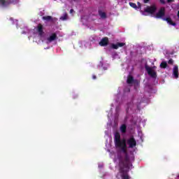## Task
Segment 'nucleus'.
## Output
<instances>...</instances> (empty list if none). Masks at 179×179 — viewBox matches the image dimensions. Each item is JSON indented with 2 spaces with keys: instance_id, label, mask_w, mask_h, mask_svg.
Segmentation results:
<instances>
[{
  "instance_id": "obj_1",
  "label": "nucleus",
  "mask_w": 179,
  "mask_h": 179,
  "mask_svg": "<svg viewBox=\"0 0 179 179\" xmlns=\"http://www.w3.org/2000/svg\"><path fill=\"white\" fill-rule=\"evenodd\" d=\"M114 143L115 148L121 149L122 152L124 154V157L118 155L117 159L119 160V173L121 179H129V170L131 169V159H129V155H128V151L127 150V140L123 138L121 140V134L118 131L115 133Z\"/></svg>"
},
{
  "instance_id": "obj_2",
  "label": "nucleus",
  "mask_w": 179,
  "mask_h": 179,
  "mask_svg": "<svg viewBox=\"0 0 179 179\" xmlns=\"http://www.w3.org/2000/svg\"><path fill=\"white\" fill-rule=\"evenodd\" d=\"M11 3H17V0H0V5L1 6H8Z\"/></svg>"
},
{
  "instance_id": "obj_3",
  "label": "nucleus",
  "mask_w": 179,
  "mask_h": 179,
  "mask_svg": "<svg viewBox=\"0 0 179 179\" xmlns=\"http://www.w3.org/2000/svg\"><path fill=\"white\" fill-rule=\"evenodd\" d=\"M147 73L149 76L152 79H156L157 78V73L152 68H145Z\"/></svg>"
},
{
  "instance_id": "obj_4",
  "label": "nucleus",
  "mask_w": 179,
  "mask_h": 179,
  "mask_svg": "<svg viewBox=\"0 0 179 179\" xmlns=\"http://www.w3.org/2000/svg\"><path fill=\"white\" fill-rule=\"evenodd\" d=\"M127 145H129V148H130V149H132L134 148H135V146H136V140H135V138H134V136L130 137L127 141Z\"/></svg>"
},
{
  "instance_id": "obj_5",
  "label": "nucleus",
  "mask_w": 179,
  "mask_h": 179,
  "mask_svg": "<svg viewBox=\"0 0 179 179\" xmlns=\"http://www.w3.org/2000/svg\"><path fill=\"white\" fill-rule=\"evenodd\" d=\"M165 15L166 8H164V7H162L158 13H157V14L155 15V17H157V19H162V17H164Z\"/></svg>"
},
{
  "instance_id": "obj_6",
  "label": "nucleus",
  "mask_w": 179,
  "mask_h": 179,
  "mask_svg": "<svg viewBox=\"0 0 179 179\" xmlns=\"http://www.w3.org/2000/svg\"><path fill=\"white\" fill-rule=\"evenodd\" d=\"M157 10V7L156 6H148L146 8H145L144 12L146 13H150L151 15H153L155 12Z\"/></svg>"
},
{
  "instance_id": "obj_7",
  "label": "nucleus",
  "mask_w": 179,
  "mask_h": 179,
  "mask_svg": "<svg viewBox=\"0 0 179 179\" xmlns=\"http://www.w3.org/2000/svg\"><path fill=\"white\" fill-rule=\"evenodd\" d=\"M127 83L128 85H132V83H134L135 85H138L139 83V81L138 80L134 79V77L131 75H129L127 76Z\"/></svg>"
},
{
  "instance_id": "obj_8",
  "label": "nucleus",
  "mask_w": 179,
  "mask_h": 179,
  "mask_svg": "<svg viewBox=\"0 0 179 179\" xmlns=\"http://www.w3.org/2000/svg\"><path fill=\"white\" fill-rule=\"evenodd\" d=\"M58 38L56 33H52L51 35L47 38V44H50V43H52V41H55Z\"/></svg>"
},
{
  "instance_id": "obj_9",
  "label": "nucleus",
  "mask_w": 179,
  "mask_h": 179,
  "mask_svg": "<svg viewBox=\"0 0 179 179\" xmlns=\"http://www.w3.org/2000/svg\"><path fill=\"white\" fill-rule=\"evenodd\" d=\"M99 45L101 47H106V45H108V38L104 37L103 38L101 41L99 43Z\"/></svg>"
},
{
  "instance_id": "obj_10",
  "label": "nucleus",
  "mask_w": 179,
  "mask_h": 179,
  "mask_svg": "<svg viewBox=\"0 0 179 179\" xmlns=\"http://www.w3.org/2000/svg\"><path fill=\"white\" fill-rule=\"evenodd\" d=\"M124 45H125V43L118 42L116 44L112 43L111 48H113V50H118V48L124 47Z\"/></svg>"
},
{
  "instance_id": "obj_11",
  "label": "nucleus",
  "mask_w": 179,
  "mask_h": 179,
  "mask_svg": "<svg viewBox=\"0 0 179 179\" xmlns=\"http://www.w3.org/2000/svg\"><path fill=\"white\" fill-rule=\"evenodd\" d=\"M43 24H38L37 30H38V35L40 36V37L43 36V34H44V31H43Z\"/></svg>"
},
{
  "instance_id": "obj_12",
  "label": "nucleus",
  "mask_w": 179,
  "mask_h": 179,
  "mask_svg": "<svg viewBox=\"0 0 179 179\" xmlns=\"http://www.w3.org/2000/svg\"><path fill=\"white\" fill-rule=\"evenodd\" d=\"M164 20H166V22H167V23H169V24H171V26H177V24L174 22H173V20H171V18L170 17L164 18Z\"/></svg>"
},
{
  "instance_id": "obj_13",
  "label": "nucleus",
  "mask_w": 179,
  "mask_h": 179,
  "mask_svg": "<svg viewBox=\"0 0 179 179\" xmlns=\"http://www.w3.org/2000/svg\"><path fill=\"white\" fill-rule=\"evenodd\" d=\"M141 67L142 68H152L148 66V62L145 59H141Z\"/></svg>"
},
{
  "instance_id": "obj_14",
  "label": "nucleus",
  "mask_w": 179,
  "mask_h": 179,
  "mask_svg": "<svg viewBox=\"0 0 179 179\" xmlns=\"http://www.w3.org/2000/svg\"><path fill=\"white\" fill-rule=\"evenodd\" d=\"M173 75L175 79H178V68H173Z\"/></svg>"
},
{
  "instance_id": "obj_15",
  "label": "nucleus",
  "mask_w": 179,
  "mask_h": 179,
  "mask_svg": "<svg viewBox=\"0 0 179 179\" xmlns=\"http://www.w3.org/2000/svg\"><path fill=\"white\" fill-rule=\"evenodd\" d=\"M42 19L46 22H52V17L50 15L43 16Z\"/></svg>"
},
{
  "instance_id": "obj_16",
  "label": "nucleus",
  "mask_w": 179,
  "mask_h": 179,
  "mask_svg": "<svg viewBox=\"0 0 179 179\" xmlns=\"http://www.w3.org/2000/svg\"><path fill=\"white\" fill-rule=\"evenodd\" d=\"M99 15L101 19H106V17H107V14H106L104 12H102L101 10L99 11Z\"/></svg>"
},
{
  "instance_id": "obj_17",
  "label": "nucleus",
  "mask_w": 179,
  "mask_h": 179,
  "mask_svg": "<svg viewBox=\"0 0 179 179\" xmlns=\"http://www.w3.org/2000/svg\"><path fill=\"white\" fill-rule=\"evenodd\" d=\"M120 131L122 134H125V132H127V125L122 124V126L120 127Z\"/></svg>"
},
{
  "instance_id": "obj_18",
  "label": "nucleus",
  "mask_w": 179,
  "mask_h": 179,
  "mask_svg": "<svg viewBox=\"0 0 179 179\" xmlns=\"http://www.w3.org/2000/svg\"><path fill=\"white\" fill-rule=\"evenodd\" d=\"M129 6L131 7V8H134V9H138V6H136V3H132V2H129Z\"/></svg>"
},
{
  "instance_id": "obj_19",
  "label": "nucleus",
  "mask_w": 179,
  "mask_h": 179,
  "mask_svg": "<svg viewBox=\"0 0 179 179\" xmlns=\"http://www.w3.org/2000/svg\"><path fill=\"white\" fill-rule=\"evenodd\" d=\"M161 68H167V62H162L160 64Z\"/></svg>"
},
{
  "instance_id": "obj_20",
  "label": "nucleus",
  "mask_w": 179,
  "mask_h": 179,
  "mask_svg": "<svg viewBox=\"0 0 179 179\" xmlns=\"http://www.w3.org/2000/svg\"><path fill=\"white\" fill-rule=\"evenodd\" d=\"M68 19V15L65 14L64 16L60 17L61 20H66Z\"/></svg>"
},
{
  "instance_id": "obj_21",
  "label": "nucleus",
  "mask_w": 179,
  "mask_h": 179,
  "mask_svg": "<svg viewBox=\"0 0 179 179\" xmlns=\"http://www.w3.org/2000/svg\"><path fill=\"white\" fill-rule=\"evenodd\" d=\"M168 64L169 65H173V64H174V60H173V59H171L168 61Z\"/></svg>"
},
{
  "instance_id": "obj_22",
  "label": "nucleus",
  "mask_w": 179,
  "mask_h": 179,
  "mask_svg": "<svg viewBox=\"0 0 179 179\" xmlns=\"http://www.w3.org/2000/svg\"><path fill=\"white\" fill-rule=\"evenodd\" d=\"M159 2L162 3V5H166V1L164 0H159Z\"/></svg>"
},
{
  "instance_id": "obj_23",
  "label": "nucleus",
  "mask_w": 179,
  "mask_h": 179,
  "mask_svg": "<svg viewBox=\"0 0 179 179\" xmlns=\"http://www.w3.org/2000/svg\"><path fill=\"white\" fill-rule=\"evenodd\" d=\"M167 2H168L169 3H171V2H174V0H167Z\"/></svg>"
},
{
  "instance_id": "obj_24",
  "label": "nucleus",
  "mask_w": 179,
  "mask_h": 179,
  "mask_svg": "<svg viewBox=\"0 0 179 179\" xmlns=\"http://www.w3.org/2000/svg\"><path fill=\"white\" fill-rule=\"evenodd\" d=\"M150 0H143L144 3H148V2H149Z\"/></svg>"
},
{
  "instance_id": "obj_25",
  "label": "nucleus",
  "mask_w": 179,
  "mask_h": 179,
  "mask_svg": "<svg viewBox=\"0 0 179 179\" xmlns=\"http://www.w3.org/2000/svg\"><path fill=\"white\" fill-rule=\"evenodd\" d=\"M92 79H96V76H92Z\"/></svg>"
},
{
  "instance_id": "obj_26",
  "label": "nucleus",
  "mask_w": 179,
  "mask_h": 179,
  "mask_svg": "<svg viewBox=\"0 0 179 179\" xmlns=\"http://www.w3.org/2000/svg\"><path fill=\"white\" fill-rule=\"evenodd\" d=\"M138 8H141V3L138 2Z\"/></svg>"
},
{
  "instance_id": "obj_27",
  "label": "nucleus",
  "mask_w": 179,
  "mask_h": 179,
  "mask_svg": "<svg viewBox=\"0 0 179 179\" xmlns=\"http://www.w3.org/2000/svg\"><path fill=\"white\" fill-rule=\"evenodd\" d=\"M72 12H73V9L70 10V13H72Z\"/></svg>"
},
{
  "instance_id": "obj_28",
  "label": "nucleus",
  "mask_w": 179,
  "mask_h": 179,
  "mask_svg": "<svg viewBox=\"0 0 179 179\" xmlns=\"http://www.w3.org/2000/svg\"><path fill=\"white\" fill-rule=\"evenodd\" d=\"M178 17H179V10L178 11Z\"/></svg>"
},
{
  "instance_id": "obj_29",
  "label": "nucleus",
  "mask_w": 179,
  "mask_h": 179,
  "mask_svg": "<svg viewBox=\"0 0 179 179\" xmlns=\"http://www.w3.org/2000/svg\"><path fill=\"white\" fill-rule=\"evenodd\" d=\"M174 68H178V66H175Z\"/></svg>"
},
{
  "instance_id": "obj_30",
  "label": "nucleus",
  "mask_w": 179,
  "mask_h": 179,
  "mask_svg": "<svg viewBox=\"0 0 179 179\" xmlns=\"http://www.w3.org/2000/svg\"><path fill=\"white\" fill-rule=\"evenodd\" d=\"M153 68H156V66H153Z\"/></svg>"
}]
</instances>
